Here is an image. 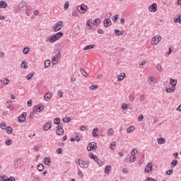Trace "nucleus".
Here are the masks:
<instances>
[{"label": "nucleus", "mask_w": 181, "mask_h": 181, "mask_svg": "<svg viewBox=\"0 0 181 181\" xmlns=\"http://www.w3.org/2000/svg\"><path fill=\"white\" fill-rule=\"evenodd\" d=\"M75 163L79 165L80 168H82L83 169H87L90 163L88 161L83 160L81 158H76L75 160Z\"/></svg>", "instance_id": "1"}, {"label": "nucleus", "mask_w": 181, "mask_h": 181, "mask_svg": "<svg viewBox=\"0 0 181 181\" xmlns=\"http://www.w3.org/2000/svg\"><path fill=\"white\" fill-rule=\"evenodd\" d=\"M57 127V135L62 136L64 134V129H63V123H59Z\"/></svg>", "instance_id": "2"}, {"label": "nucleus", "mask_w": 181, "mask_h": 181, "mask_svg": "<svg viewBox=\"0 0 181 181\" xmlns=\"http://www.w3.org/2000/svg\"><path fill=\"white\" fill-rule=\"evenodd\" d=\"M87 9H88V7L84 4L77 6V11L80 12V13H86V12H87Z\"/></svg>", "instance_id": "3"}, {"label": "nucleus", "mask_w": 181, "mask_h": 181, "mask_svg": "<svg viewBox=\"0 0 181 181\" xmlns=\"http://www.w3.org/2000/svg\"><path fill=\"white\" fill-rule=\"evenodd\" d=\"M62 26H63V21H58L53 28L54 32H59V30H62Z\"/></svg>", "instance_id": "4"}, {"label": "nucleus", "mask_w": 181, "mask_h": 181, "mask_svg": "<svg viewBox=\"0 0 181 181\" xmlns=\"http://www.w3.org/2000/svg\"><path fill=\"white\" fill-rule=\"evenodd\" d=\"M45 110V106L43 104L37 105L34 107V112H42Z\"/></svg>", "instance_id": "5"}, {"label": "nucleus", "mask_w": 181, "mask_h": 181, "mask_svg": "<svg viewBox=\"0 0 181 181\" xmlns=\"http://www.w3.org/2000/svg\"><path fill=\"white\" fill-rule=\"evenodd\" d=\"M26 121V112H23L21 115L18 117V122L22 123Z\"/></svg>", "instance_id": "6"}, {"label": "nucleus", "mask_w": 181, "mask_h": 181, "mask_svg": "<svg viewBox=\"0 0 181 181\" xmlns=\"http://www.w3.org/2000/svg\"><path fill=\"white\" fill-rule=\"evenodd\" d=\"M97 148V144L95 142L89 143L87 146V151H94Z\"/></svg>", "instance_id": "7"}, {"label": "nucleus", "mask_w": 181, "mask_h": 181, "mask_svg": "<svg viewBox=\"0 0 181 181\" xmlns=\"http://www.w3.org/2000/svg\"><path fill=\"white\" fill-rule=\"evenodd\" d=\"M148 11H150V12H156L158 11V4H156V3H153L148 7Z\"/></svg>", "instance_id": "8"}, {"label": "nucleus", "mask_w": 181, "mask_h": 181, "mask_svg": "<svg viewBox=\"0 0 181 181\" xmlns=\"http://www.w3.org/2000/svg\"><path fill=\"white\" fill-rule=\"evenodd\" d=\"M160 40H162V37H160V35H156V37H153L152 39L153 45H158V43H159Z\"/></svg>", "instance_id": "9"}, {"label": "nucleus", "mask_w": 181, "mask_h": 181, "mask_svg": "<svg viewBox=\"0 0 181 181\" xmlns=\"http://www.w3.org/2000/svg\"><path fill=\"white\" fill-rule=\"evenodd\" d=\"M27 5H28V4H26V2L22 1L21 3H20L18 4V9L20 11H25V9H26Z\"/></svg>", "instance_id": "10"}, {"label": "nucleus", "mask_w": 181, "mask_h": 181, "mask_svg": "<svg viewBox=\"0 0 181 181\" xmlns=\"http://www.w3.org/2000/svg\"><path fill=\"white\" fill-rule=\"evenodd\" d=\"M151 170H152V163H148L144 168V172L145 173H149Z\"/></svg>", "instance_id": "11"}, {"label": "nucleus", "mask_w": 181, "mask_h": 181, "mask_svg": "<svg viewBox=\"0 0 181 181\" xmlns=\"http://www.w3.org/2000/svg\"><path fill=\"white\" fill-rule=\"evenodd\" d=\"M86 26L88 27V29H90V30H95V28L93 26V22L90 20L86 21Z\"/></svg>", "instance_id": "12"}, {"label": "nucleus", "mask_w": 181, "mask_h": 181, "mask_svg": "<svg viewBox=\"0 0 181 181\" xmlns=\"http://www.w3.org/2000/svg\"><path fill=\"white\" fill-rule=\"evenodd\" d=\"M52 128V122H47L44 126L43 129L44 131H49Z\"/></svg>", "instance_id": "13"}, {"label": "nucleus", "mask_w": 181, "mask_h": 181, "mask_svg": "<svg viewBox=\"0 0 181 181\" xmlns=\"http://www.w3.org/2000/svg\"><path fill=\"white\" fill-rule=\"evenodd\" d=\"M103 25L105 28H108V26H111V19L105 18L103 22Z\"/></svg>", "instance_id": "14"}, {"label": "nucleus", "mask_w": 181, "mask_h": 181, "mask_svg": "<svg viewBox=\"0 0 181 181\" xmlns=\"http://www.w3.org/2000/svg\"><path fill=\"white\" fill-rule=\"evenodd\" d=\"M52 97H53V94L51 93H47L44 97L45 101H50L52 100Z\"/></svg>", "instance_id": "15"}, {"label": "nucleus", "mask_w": 181, "mask_h": 181, "mask_svg": "<svg viewBox=\"0 0 181 181\" xmlns=\"http://www.w3.org/2000/svg\"><path fill=\"white\" fill-rule=\"evenodd\" d=\"M49 42H50V43H54V42H56V40H57V37L55 35V34H54L53 35H51L49 39H48Z\"/></svg>", "instance_id": "16"}, {"label": "nucleus", "mask_w": 181, "mask_h": 181, "mask_svg": "<svg viewBox=\"0 0 181 181\" xmlns=\"http://www.w3.org/2000/svg\"><path fill=\"white\" fill-rule=\"evenodd\" d=\"M15 165L17 168H21V166H22V160H21V158H16L15 160Z\"/></svg>", "instance_id": "17"}, {"label": "nucleus", "mask_w": 181, "mask_h": 181, "mask_svg": "<svg viewBox=\"0 0 181 181\" xmlns=\"http://www.w3.org/2000/svg\"><path fill=\"white\" fill-rule=\"evenodd\" d=\"M170 84L172 87H176V85L177 84V80L170 78Z\"/></svg>", "instance_id": "18"}, {"label": "nucleus", "mask_w": 181, "mask_h": 181, "mask_svg": "<svg viewBox=\"0 0 181 181\" xmlns=\"http://www.w3.org/2000/svg\"><path fill=\"white\" fill-rule=\"evenodd\" d=\"M8 6V3L5 1H0V9H5Z\"/></svg>", "instance_id": "19"}, {"label": "nucleus", "mask_w": 181, "mask_h": 181, "mask_svg": "<svg viewBox=\"0 0 181 181\" xmlns=\"http://www.w3.org/2000/svg\"><path fill=\"white\" fill-rule=\"evenodd\" d=\"M44 163L45 165H47L48 166H50V163H52V161L50 160V157H45L44 158Z\"/></svg>", "instance_id": "20"}, {"label": "nucleus", "mask_w": 181, "mask_h": 181, "mask_svg": "<svg viewBox=\"0 0 181 181\" xmlns=\"http://www.w3.org/2000/svg\"><path fill=\"white\" fill-rule=\"evenodd\" d=\"M125 73H122L120 75L117 76V81H122L125 78Z\"/></svg>", "instance_id": "21"}, {"label": "nucleus", "mask_w": 181, "mask_h": 181, "mask_svg": "<svg viewBox=\"0 0 181 181\" xmlns=\"http://www.w3.org/2000/svg\"><path fill=\"white\" fill-rule=\"evenodd\" d=\"M157 142L158 145H163V144H165L166 140L162 137L157 139Z\"/></svg>", "instance_id": "22"}, {"label": "nucleus", "mask_w": 181, "mask_h": 181, "mask_svg": "<svg viewBox=\"0 0 181 181\" xmlns=\"http://www.w3.org/2000/svg\"><path fill=\"white\" fill-rule=\"evenodd\" d=\"M98 132V128L95 127L92 130V135L93 138H97L98 136V134H97Z\"/></svg>", "instance_id": "23"}, {"label": "nucleus", "mask_w": 181, "mask_h": 181, "mask_svg": "<svg viewBox=\"0 0 181 181\" xmlns=\"http://www.w3.org/2000/svg\"><path fill=\"white\" fill-rule=\"evenodd\" d=\"M95 162H96V163H98V166H103L104 165V162L101 160H100V158H96V159L95 160Z\"/></svg>", "instance_id": "24"}, {"label": "nucleus", "mask_w": 181, "mask_h": 181, "mask_svg": "<svg viewBox=\"0 0 181 181\" xmlns=\"http://www.w3.org/2000/svg\"><path fill=\"white\" fill-rule=\"evenodd\" d=\"M176 90V87H173L172 88H166L165 91L166 93H173Z\"/></svg>", "instance_id": "25"}, {"label": "nucleus", "mask_w": 181, "mask_h": 181, "mask_svg": "<svg viewBox=\"0 0 181 181\" xmlns=\"http://www.w3.org/2000/svg\"><path fill=\"white\" fill-rule=\"evenodd\" d=\"M148 81L149 83V84H152V83H153V84H155V83H156V79H155V78L150 76L148 79Z\"/></svg>", "instance_id": "26"}, {"label": "nucleus", "mask_w": 181, "mask_h": 181, "mask_svg": "<svg viewBox=\"0 0 181 181\" xmlns=\"http://www.w3.org/2000/svg\"><path fill=\"white\" fill-rule=\"evenodd\" d=\"M95 45H87L86 47H85L83 48V50H91V49H94Z\"/></svg>", "instance_id": "27"}, {"label": "nucleus", "mask_w": 181, "mask_h": 181, "mask_svg": "<svg viewBox=\"0 0 181 181\" xmlns=\"http://www.w3.org/2000/svg\"><path fill=\"white\" fill-rule=\"evenodd\" d=\"M6 131L7 134H8L9 135H11V134H12L13 129H12V127H11V126H9V127H7L6 128Z\"/></svg>", "instance_id": "28"}, {"label": "nucleus", "mask_w": 181, "mask_h": 181, "mask_svg": "<svg viewBox=\"0 0 181 181\" xmlns=\"http://www.w3.org/2000/svg\"><path fill=\"white\" fill-rule=\"evenodd\" d=\"M33 76H35V72L32 71L31 73H29L26 76L27 80H31Z\"/></svg>", "instance_id": "29"}, {"label": "nucleus", "mask_w": 181, "mask_h": 181, "mask_svg": "<svg viewBox=\"0 0 181 181\" xmlns=\"http://www.w3.org/2000/svg\"><path fill=\"white\" fill-rule=\"evenodd\" d=\"M63 33L62 31L58 32L57 33H55V36L57 37V39L59 40V39H60V37H63Z\"/></svg>", "instance_id": "30"}, {"label": "nucleus", "mask_w": 181, "mask_h": 181, "mask_svg": "<svg viewBox=\"0 0 181 181\" xmlns=\"http://www.w3.org/2000/svg\"><path fill=\"white\" fill-rule=\"evenodd\" d=\"M43 169H45V166L43 165V164H39L37 165V170H39V172H42Z\"/></svg>", "instance_id": "31"}, {"label": "nucleus", "mask_w": 181, "mask_h": 181, "mask_svg": "<svg viewBox=\"0 0 181 181\" xmlns=\"http://www.w3.org/2000/svg\"><path fill=\"white\" fill-rule=\"evenodd\" d=\"M110 171H111V165H107L105 168V173H110Z\"/></svg>", "instance_id": "32"}, {"label": "nucleus", "mask_w": 181, "mask_h": 181, "mask_svg": "<svg viewBox=\"0 0 181 181\" xmlns=\"http://www.w3.org/2000/svg\"><path fill=\"white\" fill-rule=\"evenodd\" d=\"M134 129L135 127H134V126H130L129 128H127V132H128V134H131V132H132Z\"/></svg>", "instance_id": "33"}, {"label": "nucleus", "mask_w": 181, "mask_h": 181, "mask_svg": "<svg viewBox=\"0 0 181 181\" xmlns=\"http://www.w3.org/2000/svg\"><path fill=\"white\" fill-rule=\"evenodd\" d=\"M100 23V19L98 18H97L96 19H95L93 22V26H97V25H98Z\"/></svg>", "instance_id": "34"}, {"label": "nucleus", "mask_w": 181, "mask_h": 181, "mask_svg": "<svg viewBox=\"0 0 181 181\" xmlns=\"http://www.w3.org/2000/svg\"><path fill=\"white\" fill-rule=\"evenodd\" d=\"M49 66H50V60L47 59L45 61V69H47V67H49Z\"/></svg>", "instance_id": "35"}, {"label": "nucleus", "mask_w": 181, "mask_h": 181, "mask_svg": "<svg viewBox=\"0 0 181 181\" xmlns=\"http://www.w3.org/2000/svg\"><path fill=\"white\" fill-rule=\"evenodd\" d=\"M112 134H114V129H109V130L107 131V136H111V135H112Z\"/></svg>", "instance_id": "36"}, {"label": "nucleus", "mask_w": 181, "mask_h": 181, "mask_svg": "<svg viewBox=\"0 0 181 181\" xmlns=\"http://www.w3.org/2000/svg\"><path fill=\"white\" fill-rule=\"evenodd\" d=\"M175 23H181V16H179L177 18L174 19Z\"/></svg>", "instance_id": "37"}, {"label": "nucleus", "mask_w": 181, "mask_h": 181, "mask_svg": "<svg viewBox=\"0 0 181 181\" xmlns=\"http://www.w3.org/2000/svg\"><path fill=\"white\" fill-rule=\"evenodd\" d=\"M29 50H30L29 47H24V49H23V54H28V53H29Z\"/></svg>", "instance_id": "38"}, {"label": "nucleus", "mask_w": 181, "mask_h": 181, "mask_svg": "<svg viewBox=\"0 0 181 181\" xmlns=\"http://www.w3.org/2000/svg\"><path fill=\"white\" fill-rule=\"evenodd\" d=\"M54 124H55V125H59V124H60V118L57 117L54 119Z\"/></svg>", "instance_id": "39"}, {"label": "nucleus", "mask_w": 181, "mask_h": 181, "mask_svg": "<svg viewBox=\"0 0 181 181\" xmlns=\"http://www.w3.org/2000/svg\"><path fill=\"white\" fill-rule=\"evenodd\" d=\"M0 127H1V129H6V123H5L4 122H1L0 124Z\"/></svg>", "instance_id": "40"}, {"label": "nucleus", "mask_w": 181, "mask_h": 181, "mask_svg": "<svg viewBox=\"0 0 181 181\" xmlns=\"http://www.w3.org/2000/svg\"><path fill=\"white\" fill-rule=\"evenodd\" d=\"M89 158H90V159H94L95 160V159H97L98 157L97 156L94 155V153H90Z\"/></svg>", "instance_id": "41"}, {"label": "nucleus", "mask_w": 181, "mask_h": 181, "mask_svg": "<svg viewBox=\"0 0 181 181\" xmlns=\"http://www.w3.org/2000/svg\"><path fill=\"white\" fill-rule=\"evenodd\" d=\"M129 160L130 162H132V163L135 162V160H136V156H130Z\"/></svg>", "instance_id": "42"}, {"label": "nucleus", "mask_w": 181, "mask_h": 181, "mask_svg": "<svg viewBox=\"0 0 181 181\" xmlns=\"http://www.w3.org/2000/svg\"><path fill=\"white\" fill-rule=\"evenodd\" d=\"M56 153L58 154V155H62V153H63V149L62 148H58L57 150H56Z\"/></svg>", "instance_id": "43"}, {"label": "nucleus", "mask_w": 181, "mask_h": 181, "mask_svg": "<svg viewBox=\"0 0 181 181\" xmlns=\"http://www.w3.org/2000/svg\"><path fill=\"white\" fill-rule=\"evenodd\" d=\"M115 33L116 36H122V33H120V31L118 29L115 30Z\"/></svg>", "instance_id": "44"}, {"label": "nucleus", "mask_w": 181, "mask_h": 181, "mask_svg": "<svg viewBox=\"0 0 181 181\" xmlns=\"http://www.w3.org/2000/svg\"><path fill=\"white\" fill-rule=\"evenodd\" d=\"M28 67V63L23 62L21 64V69H26Z\"/></svg>", "instance_id": "45"}, {"label": "nucleus", "mask_w": 181, "mask_h": 181, "mask_svg": "<svg viewBox=\"0 0 181 181\" xmlns=\"http://www.w3.org/2000/svg\"><path fill=\"white\" fill-rule=\"evenodd\" d=\"M177 165V160L174 159L171 161V166H176Z\"/></svg>", "instance_id": "46"}, {"label": "nucleus", "mask_w": 181, "mask_h": 181, "mask_svg": "<svg viewBox=\"0 0 181 181\" xmlns=\"http://www.w3.org/2000/svg\"><path fill=\"white\" fill-rule=\"evenodd\" d=\"M131 153H132V156H135V154L138 153V150H136V148H134L132 150Z\"/></svg>", "instance_id": "47"}, {"label": "nucleus", "mask_w": 181, "mask_h": 181, "mask_svg": "<svg viewBox=\"0 0 181 181\" xmlns=\"http://www.w3.org/2000/svg\"><path fill=\"white\" fill-rule=\"evenodd\" d=\"M5 143H6V145H8V146L12 145V139H8L6 140Z\"/></svg>", "instance_id": "48"}, {"label": "nucleus", "mask_w": 181, "mask_h": 181, "mask_svg": "<svg viewBox=\"0 0 181 181\" xmlns=\"http://www.w3.org/2000/svg\"><path fill=\"white\" fill-rule=\"evenodd\" d=\"M156 70H158V71H162V65H160V64L156 65Z\"/></svg>", "instance_id": "49"}, {"label": "nucleus", "mask_w": 181, "mask_h": 181, "mask_svg": "<svg viewBox=\"0 0 181 181\" xmlns=\"http://www.w3.org/2000/svg\"><path fill=\"white\" fill-rule=\"evenodd\" d=\"M78 176H79V177H81V179H83V177H84V174H83V172L81 170H78Z\"/></svg>", "instance_id": "50"}, {"label": "nucleus", "mask_w": 181, "mask_h": 181, "mask_svg": "<svg viewBox=\"0 0 181 181\" xmlns=\"http://www.w3.org/2000/svg\"><path fill=\"white\" fill-rule=\"evenodd\" d=\"M112 21H113V22H117V21H118V14H116L115 16L112 17Z\"/></svg>", "instance_id": "51"}, {"label": "nucleus", "mask_w": 181, "mask_h": 181, "mask_svg": "<svg viewBox=\"0 0 181 181\" xmlns=\"http://www.w3.org/2000/svg\"><path fill=\"white\" fill-rule=\"evenodd\" d=\"M69 1H66V2L64 4V11H67V9H69Z\"/></svg>", "instance_id": "52"}, {"label": "nucleus", "mask_w": 181, "mask_h": 181, "mask_svg": "<svg viewBox=\"0 0 181 181\" xmlns=\"http://www.w3.org/2000/svg\"><path fill=\"white\" fill-rule=\"evenodd\" d=\"M115 142H112V143H111L110 144V149L112 150V151H114V149L115 148Z\"/></svg>", "instance_id": "53"}, {"label": "nucleus", "mask_w": 181, "mask_h": 181, "mask_svg": "<svg viewBox=\"0 0 181 181\" xmlns=\"http://www.w3.org/2000/svg\"><path fill=\"white\" fill-rule=\"evenodd\" d=\"M70 121H71V119L70 117H65L64 119H63L64 122H70Z\"/></svg>", "instance_id": "54"}, {"label": "nucleus", "mask_w": 181, "mask_h": 181, "mask_svg": "<svg viewBox=\"0 0 181 181\" xmlns=\"http://www.w3.org/2000/svg\"><path fill=\"white\" fill-rule=\"evenodd\" d=\"M77 15H78V10H74V11L72 12V16H77Z\"/></svg>", "instance_id": "55"}, {"label": "nucleus", "mask_w": 181, "mask_h": 181, "mask_svg": "<svg viewBox=\"0 0 181 181\" xmlns=\"http://www.w3.org/2000/svg\"><path fill=\"white\" fill-rule=\"evenodd\" d=\"M127 108H128V105H127V103H123L122 105V110H127Z\"/></svg>", "instance_id": "56"}, {"label": "nucleus", "mask_w": 181, "mask_h": 181, "mask_svg": "<svg viewBox=\"0 0 181 181\" xmlns=\"http://www.w3.org/2000/svg\"><path fill=\"white\" fill-rule=\"evenodd\" d=\"M172 173H173V170H168L166 171V175H168V176H170Z\"/></svg>", "instance_id": "57"}, {"label": "nucleus", "mask_w": 181, "mask_h": 181, "mask_svg": "<svg viewBox=\"0 0 181 181\" xmlns=\"http://www.w3.org/2000/svg\"><path fill=\"white\" fill-rule=\"evenodd\" d=\"M52 62L53 64H56V63H57V59H56L55 57H53L52 59Z\"/></svg>", "instance_id": "58"}, {"label": "nucleus", "mask_w": 181, "mask_h": 181, "mask_svg": "<svg viewBox=\"0 0 181 181\" xmlns=\"http://www.w3.org/2000/svg\"><path fill=\"white\" fill-rule=\"evenodd\" d=\"M79 129L81 131H87V127L86 126H81Z\"/></svg>", "instance_id": "59"}, {"label": "nucleus", "mask_w": 181, "mask_h": 181, "mask_svg": "<svg viewBox=\"0 0 181 181\" xmlns=\"http://www.w3.org/2000/svg\"><path fill=\"white\" fill-rule=\"evenodd\" d=\"M81 71L83 76H84V77H87V72H86V71H84V69H81Z\"/></svg>", "instance_id": "60"}, {"label": "nucleus", "mask_w": 181, "mask_h": 181, "mask_svg": "<svg viewBox=\"0 0 181 181\" xmlns=\"http://www.w3.org/2000/svg\"><path fill=\"white\" fill-rule=\"evenodd\" d=\"M97 88H98L97 85H92L90 86V90H95L97 89Z\"/></svg>", "instance_id": "61"}, {"label": "nucleus", "mask_w": 181, "mask_h": 181, "mask_svg": "<svg viewBox=\"0 0 181 181\" xmlns=\"http://www.w3.org/2000/svg\"><path fill=\"white\" fill-rule=\"evenodd\" d=\"M28 107H32V99H30L27 102Z\"/></svg>", "instance_id": "62"}, {"label": "nucleus", "mask_w": 181, "mask_h": 181, "mask_svg": "<svg viewBox=\"0 0 181 181\" xmlns=\"http://www.w3.org/2000/svg\"><path fill=\"white\" fill-rule=\"evenodd\" d=\"M54 53H56V54H61V53H60V49H59V48H55V49H54Z\"/></svg>", "instance_id": "63"}, {"label": "nucleus", "mask_w": 181, "mask_h": 181, "mask_svg": "<svg viewBox=\"0 0 181 181\" xmlns=\"http://www.w3.org/2000/svg\"><path fill=\"white\" fill-rule=\"evenodd\" d=\"M7 181H16L15 177H10L9 178L6 179Z\"/></svg>", "instance_id": "64"}]
</instances>
